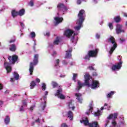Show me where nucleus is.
<instances>
[{
	"instance_id": "obj_1",
	"label": "nucleus",
	"mask_w": 127,
	"mask_h": 127,
	"mask_svg": "<svg viewBox=\"0 0 127 127\" xmlns=\"http://www.w3.org/2000/svg\"><path fill=\"white\" fill-rule=\"evenodd\" d=\"M85 18L86 13H85V10H80L77 15V19L76 22L77 26L74 27L75 32L71 29H67L64 31V35L66 37H70L73 34V35L77 36L80 33V29L83 27V22L85 21Z\"/></svg>"
},
{
	"instance_id": "obj_2",
	"label": "nucleus",
	"mask_w": 127,
	"mask_h": 127,
	"mask_svg": "<svg viewBox=\"0 0 127 127\" xmlns=\"http://www.w3.org/2000/svg\"><path fill=\"white\" fill-rule=\"evenodd\" d=\"M84 79V83L81 82L80 80L77 81V86L75 89L77 92H79L82 89V87H84V86L88 87H90L93 90H96V89L99 88L100 82L97 80H93L88 72L85 73Z\"/></svg>"
},
{
	"instance_id": "obj_3",
	"label": "nucleus",
	"mask_w": 127,
	"mask_h": 127,
	"mask_svg": "<svg viewBox=\"0 0 127 127\" xmlns=\"http://www.w3.org/2000/svg\"><path fill=\"white\" fill-rule=\"evenodd\" d=\"M105 45L106 50H108V48L110 49L108 56L109 57H111V56L113 54V52H114L116 50V48L118 47V44H117V43L116 42L115 38L111 36L106 39L105 42Z\"/></svg>"
},
{
	"instance_id": "obj_4",
	"label": "nucleus",
	"mask_w": 127,
	"mask_h": 127,
	"mask_svg": "<svg viewBox=\"0 0 127 127\" xmlns=\"http://www.w3.org/2000/svg\"><path fill=\"white\" fill-rule=\"evenodd\" d=\"M57 8L59 10V12L57 13L58 16L54 17V19L55 20V25L56 26V25H58L59 23H61L62 21H63V17H59V13H60V12L62 11V12H65V11H67L68 10V8L64 4L62 3H59L58 5H57Z\"/></svg>"
},
{
	"instance_id": "obj_5",
	"label": "nucleus",
	"mask_w": 127,
	"mask_h": 127,
	"mask_svg": "<svg viewBox=\"0 0 127 127\" xmlns=\"http://www.w3.org/2000/svg\"><path fill=\"white\" fill-rule=\"evenodd\" d=\"M118 115L119 114L118 113H115L114 114L109 115L108 117L105 120V127H108L109 124L111 123V120H112L111 122L112 127H118L117 126V122L116 121V120L118 119Z\"/></svg>"
},
{
	"instance_id": "obj_6",
	"label": "nucleus",
	"mask_w": 127,
	"mask_h": 127,
	"mask_svg": "<svg viewBox=\"0 0 127 127\" xmlns=\"http://www.w3.org/2000/svg\"><path fill=\"white\" fill-rule=\"evenodd\" d=\"M123 57L122 56H117V60L119 61L118 63L112 65L111 69L113 72L117 74V71H120L123 66V61L122 60Z\"/></svg>"
},
{
	"instance_id": "obj_7",
	"label": "nucleus",
	"mask_w": 127,
	"mask_h": 127,
	"mask_svg": "<svg viewBox=\"0 0 127 127\" xmlns=\"http://www.w3.org/2000/svg\"><path fill=\"white\" fill-rule=\"evenodd\" d=\"M39 57V55L38 54H36L34 55L33 63L31 62L30 64V67L29 69V71L30 72V75H32V73L33 72V70H34V66L37 65L38 64V58Z\"/></svg>"
},
{
	"instance_id": "obj_8",
	"label": "nucleus",
	"mask_w": 127,
	"mask_h": 127,
	"mask_svg": "<svg viewBox=\"0 0 127 127\" xmlns=\"http://www.w3.org/2000/svg\"><path fill=\"white\" fill-rule=\"evenodd\" d=\"M81 124H83L84 126H88L89 127H100L99 124H98V122H93L91 123H89V120H88V118H85V120H80V121Z\"/></svg>"
},
{
	"instance_id": "obj_9",
	"label": "nucleus",
	"mask_w": 127,
	"mask_h": 127,
	"mask_svg": "<svg viewBox=\"0 0 127 127\" xmlns=\"http://www.w3.org/2000/svg\"><path fill=\"white\" fill-rule=\"evenodd\" d=\"M99 51V49H96L95 50H91L88 51V54L85 55L83 59L85 60H89L90 57H96L97 55L98 54V52Z\"/></svg>"
},
{
	"instance_id": "obj_10",
	"label": "nucleus",
	"mask_w": 127,
	"mask_h": 127,
	"mask_svg": "<svg viewBox=\"0 0 127 127\" xmlns=\"http://www.w3.org/2000/svg\"><path fill=\"white\" fill-rule=\"evenodd\" d=\"M111 108V106L108 105V104L105 103L104 104V107H101V110H97V112H94L92 113V115H94V117H96V118H99L100 116H102V111L105 109V110L108 109V111H110V108Z\"/></svg>"
},
{
	"instance_id": "obj_11",
	"label": "nucleus",
	"mask_w": 127,
	"mask_h": 127,
	"mask_svg": "<svg viewBox=\"0 0 127 127\" xmlns=\"http://www.w3.org/2000/svg\"><path fill=\"white\" fill-rule=\"evenodd\" d=\"M35 123L37 124V125H42L44 123V119L42 117L41 114L39 113L37 114V117L35 120Z\"/></svg>"
},
{
	"instance_id": "obj_12",
	"label": "nucleus",
	"mask_w": 127,
	"mask_h": 127,
	"mask_svg": "<svg viewBox=\"0 0 127 127\" xmlns=\"http://www.w3.org/2000/svg\"><path fill=\"white\" fill-rule=\"evenodd\" d=\"M8 59L11 64H14L15 62L18 61V56L16 55H14L12 56H10L8 57Z\"/></svg>"
},
{
	"instance_id": "obj_13",
	"label": "nucleus",
	"mask_w": 127,
	"mask_h": 127,
	"mask_svg": "<svg viewBox=\"0 0 127 127\" xmlns=\"http://www.w3.org/2000/svg\"><path fill=\"white\" fill-rule=\"evenodd\" d=\"M55 97H58L61 100H64L65 99V96L62 94V89H60L57 90V93L55 94Z\"/></svg>"
},
{
	"instance_id": "obj_14",
	"label": "nucleus",
	"mask_w": 127,
	"mask_h": 127,
	"mask_svg": "<svg viewBox=\"0 0 127 127\" xmlns=\"http://www.w3.org/2000/svg\"><path fill=\"white\" fill-rule=\"evenodd\" d=\"M122 28H123L122 25L118 24L116 25V31L117 34H120V33H122V32H123V33H125V30H123Z\"/></svg>"
},
{
	"instance_id": "obj_15",
	"label": "nucleus",
	"mask_w": 127,
	"mask_h": 127,
	"mask_svg": "<svg viewBox=\"0 0 127 127\" xmlns=\"http://www.w3.org/2000/svg\"><path fill=\"white\" fill-rule=\"evenodd\" d=\"M48 50H49V53H51V52L53 51V53L51 54L52 56H53V57H55V56H56V52L54 51L53 50V44H49V46H48Z\"/></svg>"
},
{
	"instance_id": "obj_16",
	"label": "nucleus",
	"mask_w": 127,
	"mask_h": 127,
	"mask_svg": "<svg viewBox=\"0 0 127 127\" xmlns=\"http://www.w3.org/2000/svg\"><path fill=\"white\" fill-rule=\"evenodd\" d=\"M4 67L7 71V74L11 72V65L10 64L5 62L4 63Z\"/></svg>"
},
{
	"instance_id": "obj_17",
	"label": "nucleus",
	"mask_w": 127,
	"mask_h": 127,
	"mask_svg": "<svg viewBox=\"0 0 127 127\" xmlns=\"http://www.w3.org/2000/svg\"><path fill=\"white\" fill-rule=\"evenodd\" d=\"M120 119L122 120V121H121L120 122L119 124H118L117 123V126L118 127H127V124H126V122H125V120H124V117H120Z\"/></svg>"
},
{
	"instance_id": "obj_18",
	"label": "nucleus",
	"mask_w": 127,
	"mask_h": 127,
	"mask_svg": "<svg viewBox=\"0 0 127 127\" xmlns=\"http://www.w3.org/2000/svg\"><path fill=\"white\" fill-rule=\"evenodd\" d=\"M93 110H94L93 108V102H91L89 105V109L86 111L85 115L90 116V114H91L92 112H93Z\"/></svg>"
},
{
	"instance_id": "obj_19",
	"label": "nucleus",
	"mask_w": 127,
	"mask_h": 127,
	"mask_svg": "<svg viewBox=\"0 0 127 127\" xmlns=\"http://www.w3.org/2000/svg\"><path fill=\"white\" fill-rule=\"evenodd\" d=\"M65 58L66 59H70L72 57V48H71L68 51H65Z\"/></svg>"
},
{
	"instance_id": "obj_20",
	"label": "nucleus",
	"mask_w": 127,
	"mask_h": 127,
	"mask_svg": "<svg viewBox=\"0 0 127 127\" xmlns=\"http://www.w3.org/2000/svg\"><path fill=\"white\" fill-rule=\"evenodd\" d=\"M75 97H76V100H77L79 103L82 104V101H83V98H82V94L76 93L75 94Z\"/></svg>"
},
{
	"instance_id": "obj_21",
	"label": "nucleus",
	"mask_w": 127,
	"mask_h": 127,
	"mask_svg": "<svg viewBox=\"0 0 127 127\" xmlns=\"http://www.w3.org/2000/svg\"><path fill=\"white\" fill-rule=\"evenodd\" d=\"M60 43H61V38L60 37H57L53 42V44L54 45H58Z\"/></svg>"
},
{
	"instance_id": "obj_22",
	"label": "nucleus",
	"mask_w": 127,
	"mask_h": 127,
	"mask_svg": "<svg viewBox=\"0 0 127 127\" xmlns=\"http://www.w3.org/2000/svg\"><path fill=\"white\" fill-rule=\"evenodd\" d=\"M67 105L69 108V109H72V111L75 110V106L72 103V101L70 100L67 103Z\"/></svg>"
},
{
	"instance_id": "obj_23",
	"label": "nucleus",
	"mask_w": 127,
	"mask_h": 127,
	"mask_svg": "<svg viewBox=\"0 0 127 127\" xmlns=\"http://www.w3.org/2000/svg\"><path fill=\"white\" fill-rule=\"evenodd\" d=\"M47 99V96L46 95H44L43 96V100L44 101V103H43V107H42V110L44 111V109L46 108V100Z\"/></svg>"
},
{
	"instance_id": "obj_24",
	"label": "nucleus",
	"mask_w": 127,
	"mask_h": 127,
	"mask_svg": "<svg viewBox=\"0 0 127 127\" xmlns=\"http://www.w3.org/2000/svg\"><path fill=\"white\" fill-rule=\"evenodd\" d=\"M115 93H116V92H115L114 91H112L110 92L106 95V97L107 98V99H112V98H113V95H115Z\"/></svg>"
},
{
	"instance_id": "obj_25",
	"label": "nucleus",
	"mask_w": 127,
	"mask_h": 127,
	"mask_svg": "<svg viewBox=\"0 0 127 127\" xmlns=\"http://www.w3.org/2000/svg\"><path fill=\"white\" fill-rule=\"evenodd\" d=\"M78 39H79V38L78 37H75V36H73L71 37V41L72 43H74V44H77V42H78Z\"/></svg>"
},
{
	"instance_id": "obj_26",
	"label": "nucleus",
	"mask_w": 127,
	"mask_h": 127,
	"mask_svg": "<svg viewBox=\"0 0 127 127\" xmlns=\"http://www.w3.org/2000/svg\"><path fill=\"white\" fill-rule=\"evenodd\" d=\"M67 118H68L70 121H73V112L71 111H69L67 113Z\"/></svg>"
},
{
	"instance_id": "obj_27",
	"label": "nucleus",
	"mask_w": 127,
	"mask_h": 127,
	"mask_svg": "<svg viewBox=\"0 0 127 127\" xmlns=\"http://www.w3.org/2000/svg\"><path fill=\"white\" fill-rule=\"evenodd\" d=\"M25 14V10L23 8L21 9L18 12V15L19 16H22Z\"/></svg>"
},
{
	"instance_id": "obj_28",
	"label": "nucleus",
	"mask_w": 127,
	"mask_h": 127,
	"mask_svg": "<svg viewBox=\"0 0 127 127\" xmlns=\"http://www.w3.org/2000/svg\"><path fill=\"white\" fill-rule=\"evenodd\" d=\"M11 16L12 17L14 18V17H16V16H17L18 15V11H17L15 10H12L11 12Z\"/></svg>"
},
{
	"instance_id": "obj_29",
	"label": "nucleus",
	"mask_w": 127,
	"mask_h": 127,
	"mask_svg": "<svg viewBox=\"0 0 127 127\" xmlns=\"http://www.w3.org/2000/svg\"><path fill=\"white\" fill-rule=\"evenodd\" d=\"M4 124L5 125H8L9 122H10V119L9 118V116H6L4 119Z\"/></svg>"
},
{
	"instance_id": "obj_30",
	"label": "nucleus",
	"mask_w": 127,
	"mask_h": 127,
	"mask_svg": "<svg viewBox=\"0 0 127 127\" xmlns=\"http://www.w3.org/2000/svg\"><path fill=\"white\" fill-rule=\"evenodd\" d=\"M10 51H12V52H14L16 50V47L14 44H11L9 47Z\"/></svg>"
},
{
	"instance_id": "obj_31",
	"label": "nucleus",
	"mask_w": 127,
	"mask_h": 127,
	"mask_svg": "<svg viewBox=\"0 0 127 127\" xmlns=\"http://www.w3.org/2000/svg\"><path fill=\"white\" fill-rule=\"evenodd\" d=\"M59 62H60V61H59V60H57L55 62V68H56V69L60 68V65H59Z\"/></svg>"
},
{
	"instance_id": "obj_32",
	"label": "nucleus",
	"mask_w": 127,
	"mask_h": 127,
	"mask_svg": "<svg viewBox=\"0 0 127 127\" xmlns=\"http://www.w3.org/2000/svg\"><path fill=\"white\" fill-rule=\"evenodd\" d=\"M35 86H36V82H35V81H32L30 83V89H34V87H35Z\"/></svg>"
},
{
	"instance_id": "obj_33",
	"label": "nucleus",
	"mask_w": 127,
	"mask_h": 127,
	"mask_svg": "<svg viewBox=\"0 0 127 127\" xmlns=\"http://www.w3.org/2000/svg\"><path fill=\"white\" fill-rule=\"evenodd\" d=\"M15 80H18L19 79V74L16 71H14L13 73Z\"/></svg>"
},
{
	"instance_id": "obj_34",
	"label": "nucleus",
	"mask_w": 127,
	"mask_h": 127,
	"mask_svg": "<svg viewBox=\"0 0 127 127\" xmlns=\"http://www.w3.org/2000/svg\"><path fill=\"white\" fill-rule=\"evenodd\" d=\"M72 75H73V76H72L73 81H74V82H77L76 79L78 76V73H73Z\"/></svg>"
},
{
	"instance_id": "obj_35",
	"label": "nucleus",
	"mask_w": 127,
	"mask_h": 127,
	"mask_svg": "<svg viewBox=\"0 0 127 127\" xmlns=\"http://www.w3.org/2000/svg\"><path fill=\"white\" fill-rule=\"evenodd\" d=\"M114 20L118 23L121 21V17L120 16H117L114 18Z\"/></svg>"
},
{
	"instance_id": "obj_36",
	"label": "nucleus",
	"mask_w": 127,
	"mask_h": 127,
	"mask_svg": "<svg viewBox=\"0 0 127 127\" xmlns=\"http://www.w3.org/2000/svg\"><path fill=\"white\" fill-rule=\"evenodd\" d=\"M30 6H33L34 5V0H30L28 3Z\"/></svg>"
},
{
	"instance_id": "obj_37",
	"label": "nucleus",
	"mask_w": 127,
	"mask_h": 127,
	"mask_svg": "<svg viewBox=\"0 0 127 127\" xmlns=\"http://www.w3.org/2000/svg\"><path fill=\"white\" fill-rule=\"evenodd\" d=\"M30 35L31 37V38H35V37L36 36V34H35V32H31Z\"/></svg>"
},
{
	"instance_id": "obj_38",
	"label": "nucleus",
	"mask_w": 127,
	"mask_h": 127,
	"mask_svg": "<svg viewBox=\"0 0 127 127\" xmlns=\"http://www.w3.org/2000/svg\"><path fill=\"white\" fill-rule=\"evenodd\" d=\"M46 84L43 83H42V91H45L46 90Z\"/></svg>"
},
{
	"instance_id": "obj_39",
	"label": "nucleus",
	"mask_w": 127,
	"mask_h": 127,
	"mask_svg": "<svg viewBox=\"0 0 127 127\" xmlns=\"http://www.w3.org/2000/svg\"><path fill=\"white\" fill-rule=\"evenodd\" d=\"M119 41L121 44H125L126 43V39H119Z\"/></svg>"
},
{
	"instance_id": "obj_40",
	"label": "nucleus",
	"mask_w": 127,
	"mask_h": 127,
	"mask_svg": "<svg viewBox=\"0 0 127 127\" xmlns=\"http://www.w3.org/2000/svg\"><path fill=\"white\" fill-rule=\"evenodd\" d=\"M52 85L53 86V88H56V87H57V86H58V84L57 83V82L55 81H52Z\"/></svg>"
},
{
	"instance_id": "obj_41",
	"label": "nucleus",
	"mask_w": 127,
	"mask_h": 127,
	"mask_svg": "<svg viewBox=\"0 0 127 127\" xmlns=\"http://www.w3.org/2000/svg\"><path fill=\"white\" fill-rule=\"evenodd\" d=\"M15 40H16V38H15V36H13V39L9 41V43H13L14 42H15Z\"/></svg>"
},
{
	"instance_id": "obj_42",
	"label": "nucleus",
	"mask_w": 127,
	"mask_h": 127,
	"mask_svg": "<svg viewBox=\"0 0 127 127\" xmlns=\"http://www.w3.org/2000/svg\"><path fill=\"white\" fill-rule=\"evenodd\" d=\"M19 23L20 24V26H21V30L23 29L24 28V24L23 22H19Z\"/></svg>"
},
{
	"instance_id": "obj_43",
	"label": "nucleus",
	"mask_w": 127,
	"mask_h": 127,
	"mask_svg": "<svg viewBox=\"0 0 127 127\" xmlns=\"http://www.w3.org/2000/svg\"><path fill=\"white\" fill-rule=\"evenodd\" d=\"M108 26H109L110 29H111V30H112V29H113V28H114V27L113 26V23H109Z\"/></svg>"
},
{
	"instance_id": "obj_44",
	"label": "nucleus",
	"mask_w": 127,
	"mask_h": 127,
	"mask_svg": "<svg viewBox=\"0 0 127 127\" xmlns=\"http://www.w3.org/2000/svg\"><path fill=\"white\" fill-rule=\"evenodd\" d=\"M35 108V105H32V106L30 107V108L29 109V111L31 113H32L33 109Z\"/></svg>"
},
{
	"instance_id": "obj_45",
	"label": "nucleus",
	"mask_w": 127,
	"mask_h": 127,
	"mask_svg": "<svg viewBox=\"0 0 127 127\" xmlns=\"http://www.w3.org/2000/svg\"><path fill=\"white\" fill-rule=\"evenodd\" d=\"M33 41H34L33 49L34 51H35V46H36V40L33 39Z\"/></svg>"
},
{
	"instance_id": "obj_46",
	"label": "nucleus",
	"mask_w": 127,
	"mask_h": 127,
	"mask_svg": "<svg viewBox=\"0 0 127 127\" xmlns=\"http://www.w3.org/2000/svg\"><path fill=\"white\" fill-rule=\"evenodd\" d=\"M95 37L96 39H100V37H101V35L99 33H96L95 35Z\"/></svg>"
},
{
	"instance_id": "obj_47",
	"label": "nucleus",
	"mask_w": 127,
	"mask_h": 127,
	"mask_svg": "<svg viewBox=\"0 0 127 127\" xmlns=\"http://www.w3.org/2000/svg\"><path fill=\"white\" fill-rule=\"evenodd\" d=\"M35 124H36V122H35V121H33L30 123V126L31 127H34V126H35Z\"/></svg>"
},
{
	"instance_id": "obj_48",
	"label": "nucleus",
	"mask_w": 127,
	"mask_h": 127,
	"mask_svg": "<svg viewBox=\"0 0 127 127\" xmlns=\"http://www.w3.org/2000/svg\"><path fill=\"white\" fill-rule=\"evenodd\" d=\"M20 112H24V109L23 108V106H21L19 108Z\"/></svg>"
},
{
	"instance_id": "obj_49",
	"label": "nucleus",
	"mask_w": 127,
	"mask_h": 127,
	"mask_svg": "<svg viewBox=\"0 0 127 127\" xmlns=\"http://www.w3.org/2000/svg\"><path fill=\"white\" fill-rule=\"evenodd\" d=\"M22 105L23 106H26V105H27V102H26V101H25V100H23L22 101Z\"/></svg>"
},
{
	"instance_id": "obj_50",
	"label": "nucleus",
	"mask_w": 127,
	"mask_h": 127,
	"mask_svg": "<svg viewBox=\"0 0 127 127\" xmlns=\"http://www.w3.org/2000/svg\"><path fill=\"white\" fill-rule=\"evenodd\" d=\"M63 65H67L68 62H67V61H66L65 60L63 61Z\"/></svg>"
},
{
	"instance_id": "obj_51",
	"label": "nucleus",
	"mask_w": 127,
	"mask_h": 127,
	"mask_svg": "<svg viewBox=\"0 0 127 127\" xmlns=\"http://www.w3.org/2000/svg\"><path fill=\"white\" fill-rule=\"evenodd\" d=\"M75 63L74 62H71L70 63L69 65L70 66H74V65H75Z\"/></svg>"
},
{
	"instance_id": "obj_52",
	"label": "nucleus",
	"mask_w": 127,
	"mask_h": 127,
	"mask_svg": "<svg viewBox=\"0 0 127 127\" xmlns=\"http://www.w3.org/2000/svg\"><path fill=\"white\" fill-rule=\"evenodd\" d=\"M20 31L21 32V34H20V37H22V36H23V34H24V33H23L22 32V29H20Z\"/></svg>"
},
{
	"instance_id": "obj_53",
	"label": "nucleus",
	"mask_w": 127,
	"mask_h": 127,
	"mask_svg": "<svg viewBox=\"0 0 127 127\" xmlns=\"http://www.w3.org/2000/svg\"><path fill=\"white\" fill-rule=\"evenodd\" d=\"M45 36H47L48 37H49L50 36V32H47L45 34Z\"/></svg>"
},
{
	"instance_id": "obj_54",
	"label": "nucleus",
	"mask_w": 127,
	"mask_h": 127,
	"mask_svg": "<svg viewBox=\"0 0 127 127\" xmlns=\"http://www.w3.org/2000/svg\"><path fill=\"white\" fill-rule=\"evenodd\" d=\"M87 68L89 69V70H94V67H93L92 66H88Z\"/></svg>"
},
{
	"instance_id": "obj_55",
	"label": "nucleus",
	"mask_w": 127,
	"mask_h": 127,
	"mask_svg": "<svg viewBox=\"0 0 127 127\" xmlns=\"http://www.w3.org/2000/svg\"><path fill=\"white\" fill-rule=\"evenodd\" d=\"M92 75L94 77H96V76H98V74L97 73V72H94L93 73Z\"/></svg>"
},
{
	"instance_id": "obj_56",
	"label": "nucleus",
	"mask_w": 127,
	"mask_h": 127,
	"mask_svg": "<svg viewBox=\"0 0 127 127\" xmlns=\"http://www.w3.org/2000/svg\"><path fill=\"white\" fill-rule=\"evenodd\" d=\"M60 78H65L66 77V75L65 74H61L60 75Z\"/></svg>"
},
{
	"instance_id": "obj_57",
	"label": "nucleus",
	"mask_w": 127,
	"mask_h": 127,
	"mask_svg": "<svg viewBox=\"0 0 127 127\" xmlns=\"http://www.w3.org/2000/svg\"><path fill=\"white\" fill-rule=\"evenodd\" d=\"M81 3H82V0H77V4H81Z\"/></svg>"
},
{
	"instance_id": "obj_58",
	"label": "nucleus",
	"mask_w": 127,
	"mask_h": 127,
	"mask_svg": "<svg viewBox=\"0 0 127 127\" xmlns=\"http://www.w3.org/2000/svg\"><path fill=\"white\" fill-rule=\"evenodd\" d=\"M3 89V85H2V84L0 83V90H2Z\"/></svg>"
},
{
	"instance_id": "obj_59",
	"label": "nucleus",
	"mask_w": 127,
	"mask_h": 127,
	"mask_svg": "<svg viewBox=\"0 0 127 127\" xmlns=\"http://www.w3.org/2000/svg\"><path fill=\"white\" fill-rule=\"evenodd\" d=\"M36 82H37V83H40V79L38 78H37L36 79Z\"/></svg>"
},
{
	"instance_id": "obj_60",
	"label": "nucleus",
	"mask_w": 127,
	"mask_h": 127,
	"mask_svg": "<svg viewBox=\"0 0 127 127\" xmlns=\"http://www.w3.org/2000/svg\"><path fill=\"white\" fill-rule=\"evenodd\" d=\"M4 94H9V91L8 90H6V91L4 92Z\"/></svg>"
},
{
	"instance_id": "obj_61",
	"label": "nucleus",
	"mask_w": 127,
	"mask_h": 127,
	"mask_svg": "<svg viewBox=\"0 0 127 127\" xmlns=\"http://www.w3.org/2000/svg\"><path fill=\"white\" fill-rule=\"evenodd\" d=\"M2 105H3V102H2V101H0V107H1V106H2Z\"/></svg>"
},
{
	"instance_id": "obj_62",
	"label": "nucleus",
	"mask_w": 127,
	"mask_h": 127,
	"mask_svg": "<svg viewBox=\"0 0 127 127\" xmlns=\"http://www.w3.org/2000/svg\"><path fill=\"white\" fill-rule=\"evenodd\" d=\"M47 95H48V91H46L45 92V96H47Z\"/></svg>"
},
{
	"instance_id": "obj_63",
	"label": "nucleus",
	"mask_w": 127,
	"mask_h": 127,
	"mask_svg": "<svg viewBox=\"0 0 127 127\" xmlns=\"http://www.w3.org/2000/svg\"><path fill=\"white\" fill-rule=\"evenodd\" d=\"M71 86V83H67L66 87H68L69 88V87H70Z\"/></svg>"
},
{
	"instance_id": "obj_64",
	"label": "nucleus",
	"mask_w": 127,
	"mask_h": 127,
	"mask_svg": "<svg viewBox=\"0 0 127 127\" xmlns=\"http://www.w3.org/2000/svg\"><path fill=\"white\" fill-rule=\"evenodd\" d=\"M124 16H126V17H127V13H124Z\"/></svg>"
}]
</instances>
